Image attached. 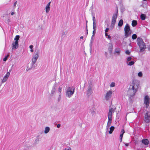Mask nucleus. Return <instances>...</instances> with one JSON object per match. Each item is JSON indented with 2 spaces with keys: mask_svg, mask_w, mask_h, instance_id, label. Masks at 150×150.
<instances>
[{
  "mask_svg": "<svg viewBox=\"0 0 150 150\" xmlns=\"http://www.w3.org/2000/svg\"><path fill=\"white\" fill-rule=\"evenodd\" d=\"M139 83L136 81H133L130 83L128 91V94L131 96H134L137 91L139 87Z\"/></svg>",
  "mask_w": 150,
  "mask_h": 150,
  "instance_id": "f257e3e1",
  "label": "nucleus"
},
{
  "mask_svg": "<svg viewBox=\"0 0 150 150\" xmlns=\"http://www.w3.org/2000/svg\"><path fill=\"white\" fill-rule=\"evenodd\" d=\"M137 43L140 48L139 52H142L144 51L146 48V45L142 39L140 38H138L137 39Z\"/></svg>",
  "mask_w": 150,
  "mask_h": 150,
  "instance_id": "f03ea898",
  "label": "nucleus"
},
{
  "mask_svg": "<svg viewBox=\"0 0 150 150\" xmlns=\"http://www.w3.org/2000/svg\"><path fill=\"white\" fill-rule=\"evenodd\" d=\"M75 90V88L73 86L68 87L67 89L65 94L66 96L68 98H71L74 94Z\"/></svg>",
  "mask_w": 150,
  "mask_h": 150,
  "instance_id": "7ed1b4c3",
  "label": "nucleus"
},
{
  "mask_svg": "<svg viewBox=\"0 0 150 150\" xmlns=\"http://www.w3.org/2000/svg\"><path fill=\"white\" fill-rule=\"evenodd\" d=\"M39 54L40 51L39 50H38L35 51L34 53L32 56L31 59L32 62L31 63L32 65L31 68H34L35 67L34 65L36 62L37 59L39 57Z\"/></svg>",
  "mask_w": 150,
  "mask_h": 150,
  "instance_id": "20e7f679",
  "label": "nucleus"
},
{
  "mask_svg": "<svg viewBox=\"0 0 150 150\" xmlns=\"http://www.w3.org/2000/svg\"><path fill=\"white\" fill-rule=\"evenodd\" d=\"M125 36V38L128 37L131 34V32L130 30L129 25L127 24L124 28Z\"/></svg>",
  "mask_w": 150,
  "mask_h": 150,
  "instance_id": "39448f33",
  "label": "nucleus"
},
{
  "mask_svg": "<svg viewBox=\"0 0 150 150\" xmlns=\"http://www.w3.org/2000/svg\"><path fill=\"white\" fill-rule=\"evenodd\" d=\"M136 61V60L133 59L132 57H128L127 58L126 62L128 65L132 66L134 64Z\"/></svg>",
  "mask_w": 150,
  "mask_h": 150,
  "instance_id": "423d86ee",
  "label": "nucleus"
},
{
  "mask_svg": "<svg viewBox=\"0 0 150 150\" xmlns=\"http://www.w3.org/2000/svg\"><path fill=\"white\" fill-rule=\"evenodd\" d=\"M144 120L146 123H149L150 122V112L147 111L145 113Z\"/></svg>",
  "mask_w": 150,
  "mask_h": 150,
  "instance_id": "0eeeda50",
  "label": "nucleus"
},
{
  "mask_svg": "<svg viewBox=\"0 0 150 150\" xmlns=\"http://www.w3.org/2000/svg\"><path fill=\"white\" fill-rule=\"evenodd\" d=\"M150 102L149 97L147 96H145L144 98V103L146 105V108H147L149 105Z\"/></svg>",
  "mask_w": 150,
  "mask_h": 150,
  "instance_id": "6e6552de",
  "label": "nucleus"
},
{
  "mask_svg": "<svg viewBox=\"0 0 150 150\" xmlns=\"http://www.w3.org/2000/svg\"><path fill=\"white\" fill-rule=\"evenodd\" d=\"M93 85L91 82H90L88 87V90L87 91V94L89 96L92 94L93 93L92 88Z\"/></svg>",
  "mask_w": 150,
  "mask_h": 150,
  "instance_id": "1a4fd4ad",
  "label": "nucleus"
},
{
  "mask_svg": "<svg viewBox=\"0 0 150 150\" xmlns=\"http://www.w3.org/2000/svg\"><path fill=\"white\" fill-rule=\"evenodd\" d=\"M112 93V91L111 90H110L106 93L105 96V98L106 100H109L111 98Z\"/></svg>",
  "mask_w": 150,
  "mask_h": 150,
  "instance_id": "9d476101",
  "label": "nucleus"
},
{
  "mask_svg": "<svg viewBox=\"0 0 150 150\" xmlns=\"http://www.w3.org/2000/svg\"><path fill=\"white\" fill-rule=\"evenodd\" d=\"M12 50L17 49L18 47V42H13L12 45Z\"/></svg>",
  "mask_w": 150,
  "mask_h": 150,
  "instance_id": "9b49d317",
  "label": "nucleus"
},
{
  "mask_svg": "<svg viewBox=\"0 0 150 150\" xmlns=\"http://www.w3.org/2000/svg\"><path fill=\"white\" fill-rule=\"evenodd\" d=\"M89 113L92 116H94L96 114V112L95 111V109L93 108H90L89 110Z\"/></svg>",
  "mask_w": 150,
  "mask_h": 150,
  "instance_id": "f8f14e48",
  "label": "nucleus"
},
{
  "mask_svg": "<svg viewBox=\"0 0 150 150\" xmlns=\"http://www.w3.org/2000/svg\"><path fill=\"white\" fill-rule=\"evenodd\" d=\"M117 14L118 12H117L116 13L113 15L111 22L116 23V19L117 17Z\"/></svg>",
  "mask_w": 150,
  "mask_h": 150,
  "instance_id": "ddd939ff",
  "label": "nucleus"
},
{
  "mask_svg": "<svg viewBox=\"0 0 150 150\" xmlns=\"http://www.w3.org/2000/svg\"><path fill=\"white\" fill-rule=\"evenodd\" d=\"M114 111L115 109H113L112 108L109 109L108 114V117L112 118V114L114 112Z\"/></svg>",
  "mask_w": 150,
  "mask_h": 150,
  "instance_id": "4468645a",
  "label": "nucleus"
},
{
  "mask_svg": "<svg viewBox=\"0 0 150 150\" xmlns=\"http://www.w3.org/2000/svg\"><path fill=\"white\" fill-rule=\"evenodd\" d=\"M57 88V86L55 85H54L53 86L52 90H51V95H53L54 94Z\"/></svg>",
  "mask_w": 150,
  "mask_h": 150,
  "instance_id": "2eb2a0df",
  "label": "nucleus"
},
{
  "mask_svg": "<svg viewBox=\"0 0 150 150\" xmlns=\"http://www.w3.org/2000/svg\"><path fill=\"white\" fill-rule=\"evenodd\" d=\"M125 133V130L124 129H122L121 132V134L120 136V142H121L122 141V138L123 137L124 134Z\"/></svg>",
  "mask_w": 150,
  "mask_h": 150,
  "instance_id": "dca6fc26",
  "label": "nucleus"
},
{
  "mask_svg": "<svg viewBox=\"0 0 150 150\" xmlns=\"http://www.w3.org/2000/svg\"><path fill=\"white\" fill-rule=\"evenodd\" d=\"M51 3V2H49L47 4L45 7V11L47 13L49 12L50 10V5Z\"/></svg>",
  "mask_w": 150,
  "mask_h": 150,
  "instance_id": "f3484780",
  "label": "nucleus"
},
{
  "mask_svg": "<svg viewBox=\"0 0 150 150\" xmlns=\"http://www.w3.org/2000/svg\"><path fill=\"white\" fill-rule=\"evenodd\" d=\"M142 143L145 145H147L149 144V141L148 139H144L142 140Z\"/></svg>",
  "mask_w": 150,
  "mask_h": 150,
  "instance_id": "a211bd4d",
  "label": "nucleus"
},
{
  "mask_svg": "<svg viewBox=\"0 0 150 150\" xmlns=\"http://www.w3.org/2000/svg\"><path fill=\"white\" fill-rule=\"evenodd\" d=\"M109 46L108 48V50H109L110 54H111L112 50L113 45L111 43H109Z\"/></svg>",
  "mask_w": 150,
  "mask_h": 150,
  "instance_id": "6ab92c4d",
  "label": "nucleus"
},
{
  "mask_svg": "<svg viewBox=\"0 0 150 150\" xmlns=\"http://www.w3.org/2000/svg\"><path fill=\"white\" fill-rule=\"evenodd\" d=\"M50 128L48 127H46L45 128L44 133L45 134H47L48 133L50 130Z\"/></svg>",
  "mask_w": 150,
  "mask_h": 150,
  "instance_id": "aec40b11",
  "label": "nucleus"
},
{
  "mask_svg": "<svg viewBox=\"0 0 150 150\" xmlns=\"http://www.w3.org/2000/svg\"><path fill=\"white\" fill-rule=\"evenodd\" d=\"M120 52V48H116L115 50V53H116L119 55Z\"/></svg>",
  "mask_w": 150,
  "mask_h": 150,
  "instance_id": "412c9836",
  "label": "nucleus"
},
{
  "mask_svg": "<svg viewBox=\"0 0 150 150\" xmlns=\"http://www.w3.org/2000/svg\"><path fill=\"white\" fill-rule=\"evenodd\" d=\"M115 129V127L114 126H111L110 128V131L109 132L110 134H111L112 133L113 131Z\"/></svg>",
  "mask_w": 150,
  "mask_h": 150,
  "instance_id": "4be33fe9",
  "label": "nucleus"
},
{
  "mask_svg": "<svg viewBox=\"0 0 150 150\" xmlns=\"http://www.w3.org/2000/svg\"><path fill=\"white\" fill-rule=\"evenodd\" d=\"M137 24V21H136L133 20L132 22V25L133 27H135Z\"/></svg>",
  "mask_w": 150,
  "mask_h": 150,
  "instance_id": "5701e85b",
  "label": "nucleus"
},
{
  "mask_svg": "<svg viewBox=\"0 0 150 150\" xmlns=\"http://www.w3.org/2000/svg\"><path fill=\"white\" fill-rule=\"evenodd\" d=\"M123 24V21L122 19H121L119 21L118 23V25L120 27H121Z\"/></svg>",
  "mask_w": 150,
  "mask_h": 150,
  "instance_id": "b1692460",
  "label": "nucleus"
},
{
  "mask_svg": "<svg viewBox=\"0 0 150 150\" xmlns=\"http://www.w3.org/2000/svg\"><path fill=\"white\" fill-rule=\"evenodd\" d=\"M141 19L142 20H144L146 18V16L144 14H142L140 16Z\"/></svg>",
  "mask_w": 150,
  "mask_h": 150,
  "instance_id": "393cba45",
  "label": "nucleus"
},
{
  "mask_svg": "<svg viewBox=\"0 0 150 150\" xmlns=\"http://www.w3.org/2000/svg\"><path fill=\"white\" fill-rule=\"evenodd\" d=\"M93 29H96V22L93 23Z\"/></svg>",
  "mask_w": 150,
  "mask_h": 150,
  "instance_id": "a878e982",
  "label": "nucleus"
},
{
  "mask_svg": "<svg viewBox=\"0 0 150 150\" xmlns=\"http://www.w3.org/2000/svg\"><path fill=\"white\" fill-rule=\"evenodd\" d=\"M20 36L18 35H17L14 38V40H15V42H18V40H19Z\"/></svg>",
  "mask_w": 150,
  "mask_h": 150,
  "instance_id": "bb28decb",
  "label": "nucleus"
},
{
  "mask_svg": "<svg viewBox=\"0 0 150 150\" xmlns=\"http://www.w3.org/2000/svg\"><path fill=\"white\" fill-rule=\"evenodd\" d=\"M8 79L7 76H4L2 80V82L4 83Z\"/></svg>",
  "mask_w": 150,
  "mask_h": 150,
  "instance_id": "cd10ccee",
  "label": "nucleus"
},
{
  "mask_svg": "<svg viewBox=\"0 0 150 150\" xmlns=\"http://www.w3.org/2000/svg\"><path fill=\"white\" fill-rule=\"evenodd\" d=\"M115 23L111 22V25L110 26V28L111 29H112L114 27V25H115Z\"/></svg>",
  "mask_w": 150,
  "mask_h": 150,
  "instance_id": "c85d7f7f",
  "label": "nucleus"
},
{
  "mask_svg": "<svg viewBox=\"0 0 150 150\" xmlns=\"http://www.w3.org/2000/svg\"><path fill=\"white\" fill-rule=\"evenodd\" d=\"M92 43H93V38H91V42H90V45H89L90 49H91L92 46Z\"/></svg>",
  "mask_w": 150,
  "mask_h": 150,
  "instance_id": "c756f323",
  "label": "nucleus"
},
{
  "mask_svg": "<svg viewBox=\"0 0 150 150\" xmlns=\"http://www.w3.org/2000/svg\"><path fill=\"white\" fill-rule=\"evenodd\" d=\"M137 38V35L136 34H134L132 36V38L133 40H135Z\"/></svg>",
  "mask_w": 150,
  "mask_h": 150,
  "instance_id": "7c9ffc66",
  "label": "nucleus"
},
{
  "mask_svg": "<svg viewBox=\"0 0 150 150\" xmlns=\"http://www.w3.org/2000/svg\"><path fill=\"white\" fill-rule=\"evenodd\" d=\"M112 122V118L108 117V123L111 124Z\"/></svg>",
  "mask_w": 150,
  "mask_h": 150,
  "instance_id": "2f4dec72",
  "label": "nucleus"
},
{
  "mask_svg": "<svg viewBox=\"0 0 150 150\" xmlns=\"http://www.w3.org/2000/svg\"><path fill=\"white\" fill-rule=\"evenodd\" d=\"M138 76L139 77H142V76L143 74L142 72H139L138 74Z\"/></svg>",
  "mask_w": 150,
  "mask_h": 150,
  "instance_id": "473e14b6",
  "label": "nucleus"
},
{
  "mask_svg": "<svg viewBox=\"0 0 150 150\" xmlns=\"http://www.w3.org/2000/svg\"><path fill=\"white\" fill-rule=\"evenodd\" d=\"M115 86V83L114 82H112L110 85V87H114Z\"/></svg>",
  "mask_w": 150,
  "mask_h": 150,
  "instance_id": "72a5a7b5",
  "label": "nucleus"
},
{
  "mask_svg": "<svg viewBox=\"0 0 150 150\" xmlns=\"http://www.w3.org/2000/svg\"><path fill=\"white\" fill-rule=\"evenodd\" d=\"M62 90V87L59 86L58 89V91L59 93V94H61V93Z\"/></svg>",
  "mask_w": 150,
  "mask_h": 150,
  "instance_id": "f704fd0d",
  "label": "nucleus"
},
{
  "mask_svg": "<svg viewBox=\"0 0 150 150\" xmlns=\"http://www.w3.org/2000/svg\"><path fill=\"white\" fill-rule=\"evenodd\" d=\"M11 22L10 20L8 18L7 20L5 21V22L6 23H7L8 24H9V23Z\"/></svg>",
  "mask_w": 150,
  "mask_h": 150,
  "instance_id": "c9c22d12",
  "label": "nucleus"
},
{
  "mask_svg": "<svg viewBox=\"0 0 150 150\" xmlns=\"http://www.w3.org/2000/svg\"><path fill=\"white\" fill-rule=\"evenodd\" d=\"M9 55H8L7 56H6V57H5L4 59H3V60L4 61V62H5L6 61V60H7V58H8V57L9 56Z\"/></svg>",
  "mask_w": 150,
  "mask_h": 150,
  "instance_id": "e433bc0d",
  "label": "nucleus"
},
{
  "mask_svg": "<svg viewBox=\"0 0 150 150\" xmlns=\"http://www.w3.org/2000/svg\"><path fill=\"white\" fill-rule=\"evenodd\" d=\"M61 94H59V96L58 97V101H59L60 100H61Z\"/></svg>",
  "mask_w": 150,
  "mask_h": 150,
  "instance_id": "4c0bfd02",
  "label": "nucleus"
},
{
  "mask_svg": "<svg viewBox=\"0 0 150 150\" xmlns=\"http://www.w3.org/2000/svg\"><path fill=\"white\" fill-rule=\"evenodd\" d=\"M63 150H71V147H68L63 149Z\"/></svg>",
  "mask_w": 150,
  "mask_h": 150,
  "instance_id": "58836bf2",
  "label": "nucleus"
},
{
  "mask_svg": "<svg viewBox=\"0 0 150 150\" xmlns=\"http://www.w3.org/2000/svg\"><path fill=\"white\" fill-rule=\"evenodd\" d=\"M125 53L127 55H129L130 52L128 50H127L125 51Z\"/></svg>",
  "mask_w": 150,
  "mask_h": 150,
  "instance_id": "ea45409f",
  "label": "nucleus"
},
{
  "mask_svg": "<svg viewBox=\"0 0 150 150\" xmlns=\"http://www.w3.org/2000/svg\"><path fill=\"white\" fill-rule=\"evenodd\" d=\"M111 124L109 123H107V125L106 126V128H107V129H108V128L110 127V125H111Z\"/></svg>",
  "mask_w": 150,
  "mask_h": 150,
  "instance_id": "a19ab883",
  "label": "nucleus"
},
{
  "mask_svg": "<svg viewBox=\"0 0 150 150\" xmlns=\"http://www.w3.org/2000/svg\"><path fill=\"white\" fill-rule=\"evenodd\" d=\"M96 30L93 29V35L92 36V37L94 35H95V33H96Z\"/></svg>",
  "mask_w": 150,
  "mask_h": 150,
  "instance_id": "79ce46f5",
  "label": "nucleus"
},
{
  "mask_svg": "<svg viewBox=\"0 0 150 150\" xmlns=\"http://www.w3.org/2000/svg\"><path fill=\"white\" fill-rule=\"evenodd\" d=\"M17 1L15 2L13 4L14 8H15L16 7V6L17 4Z\"/></svg>",
  "mask_w": 150,
  "mask_h": 150,
  "instance_id": "37998d69",
  "label": "nucleus"
},
{
  "mask_svg": "<svg viewBox=\"0 0 150 150\" xmlns=\"http://www.w3.org/2000/svg\"><path fill=\"white\" fill-rule=\"evenodd\" d=\"M93 22H96V20H95V16H93Z\"/></svg>",
  "mask_w": 150,
  "mask_h": 150,
  "instance_id": "c03bdc74",
  "label": "nucleus"
},
{
  "mask_svg": "<svg viewBox=\"0 0 150 150\" xmlns=\"http://www.w3.org/2000/svg\"><path fill=\"white\" fill-rule=\"evenodd\" d=\"M10 75V73L9 72H7L5 76H7V78H8L9 76Z\"/></svg>",
  "mask_w": 150,
  "mask_h": 150,
  "instance_id": "a18cd8bd",
  "label": "nucleus"
},
{
  "mask_svg": "<svg viewBox=\"0 0 150 150\" xmlns=\"http://www.w3.org/2000/svg\"><path fill=\"white\" fill-rule=\"evenodd\" d=\"M109 30V28H107L105 30V33H107Z\"/></svg>",
  "mask_w": 150,
  "mask_h": 150,
  "instance_id": "49530a36",
  "label": "nucleus"
},
{
  "mask_svg": "<svg viewBox=\"0 0 150 150\" xmlns=\"http://www.w3.org/2000/svg\"><path fill=\"white\" fill-rule=\"evenodd\" d=\"M14 14H15V12H14V11H12V12H11V15H13Z\"/></svg>",
  "mask_w": 150,
  "mask_h": 150,
  "instance_id": "de8ad7c7",
  "label": "nucleus"
},
{
  "mask_svg": "<svg viewBox=\"0 0 150 150\" xmlns=\"http://www.w3.org/2000/svg\"><path fill=\"white\" fill-rule=\"evenodd\" d=\"M61 126V125L60 124H58L57 125V128H59Z\"/></svg>",
  "mask_w": 150,
  "mask_h": 150,
  "instance_id": "09e8293b",
  "label": "nucleus"
},
{
  "mask_svg": "<svg viewBox=\"0 0 150 150\" xmlns=\"http://www.w3.org/2000/svg\"><path fill=\"white\" fill-rule=\"evenodd\" d=\"M33 45H30V46H29V48L30 49H33Z\"/></svg>",
  "mask_w": 150,
  "mask_h": 150,
  "instance_id": "8fccbe9b",
  "label": "nucleus"
},
{
  "mask_svg": "<svg viewBox=\"0 0 150 150\" xmlns=\"http://www.w3.org/2000/svg\"><path fill=\"white\" fill-rule=\"evenodd\" d=\"M107 38L109 39H111V36H110V35H108V36H107Z\"/></svg>",
  "mask_w": 150,
  "mask_h": 150,
  "instance_id": "3c124183",
  "label": "nucleus"
},
{
  "mask_svg": "<svg viewBox=\"0 0 150 150\" xmlns=\"http://www.w3.org/2000/svg\"><path fill=\"white\" fill-rule=\"evenodd\" d=\"M87 22H88L87 21H86V23H87ZM86 27L87 33V34H88V29H87V24L86 25Z\"/></svg>",
  "mask_w": 150,
  "mask_h": 150,
  "instance_id": "603ef678",
  "label": "nucleus"
},
{
  "mask_svg": "<svg viewBox=\"0 0 150 150\" xmlns=\"http://www.w3.org/2000/svg\"><path fill=\"white\" fill-rule=\"evenodd\" d=\"M105 35L106 37L108 35L107 33H105Z\"/></svg>",
  "mask_w": 150,
  "mask_h": 150,
  "instance_id": "864d4df0",
  "label": "nucleus"
},
{
  "mask_svg": "<svg viewBox=\"0 0 150 150\" xmlns=\"http://www.w3.org/2000/svg\"><path fill=\"white\" fill-rule=\"evenodd\" d=\"M30 52H33V51H34V50H33V49H31V50H30Z\"/></svg>",
  "mask_w": 150,
  "mask_h": 150,
  "instance_id": "5fc2aeb1",
  "label": "nucleus"
},
{
  "mask_svg": "<svg viewBox=\"0 0 150 150\" xmlns=\"http://www.w3.org/2000/svg\"><path fill=\"white\" fill-rule=\"evenodd\" d=\"M125 145L126 146H128L129 145V144L128 143H125Z\"/></svg>",
  "mask_w": 150,
  "mask_h": 150,
  "instance_id": "6e6d98bb",
  "label": "nucleus"
},
{
  "mask_svg": "<svg viewBox=\"0 0 150 150\" xmlns=\"http://www.w3.org/2000/svg\"><path fill=\"white\" fill-rule=\"evenodd\" d=\"M83 36H81L80 37V39H83Z\"/></svg>",
  "mask_w": 150,
  "mask_h": 150,
  "instance_id": "4d7b16f0",
  "label": "nucleus"
},
{
  "mask_svg": "<svg viewBox=\"0 0 150 150\" xmlns=\"http://www.w3.org/2000/svg\"><path fill=\"white\" fill-rule=\"evenodd\" d=\"M148 49L150 51V45L149 46Z\"/></svg>",
  "mask_w": 150,
  "mask_h": 150,
  "instance_id": "13d9d810",
  "label": "nucleus"
},
{
  "mask_svg": "<svg viewBox=\"0 0 150 150\" xmlns=\"http://www.w3.org/2000/svg\"><path fill=\"white\" fill-rule=\"evenodd\" d=\"M36 140H37V141H39V139H36Z\"/></svg>",
  "mask_w": 150,
  "mask_h": 150,
  "instance_id": "bf43d9fd",
  "label": "nucleus"
},
{
  "mask_svg": "<svg viewBox=\"0 0 150 150\" xmlns=\"http://www.w3.org/2000/svg\"><path fill=\"white\" fill-rule=\"evenodd\" d=\"M105 54L106 55V54H107V52H105Z\"/></svg>",
  "mask_w": 150,
  "mask_h": 150,
  "instance_id": "052dcab7",
  "label": "nucleus"
},
{
  "mask_svg": "<svg viewBox=\"0 0 150 150\" xmlns=\"http://www.w3.org/2000/svg\"><path fill=\"white\" fill-rule=\"evenodd\" d=\"M143 1H146V0H143Z\"/></svg>",
  "mask_w": 150,
  "mask_h": 150,
  "instance_id": "680f3d73",
  "label": "nucleus"
}]
</instances>
